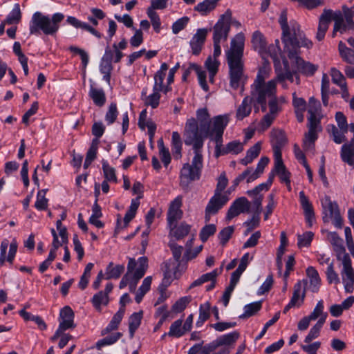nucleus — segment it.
Returning <instances> with one entry per match:
<instances>
[{
	"instance_id": "29",
	"label": "nucleus",
	"mask_w": 354,
	"mask_h": 354,
	"mask_svg": "<svg viewBox=\"0 0 354 354\" xmlns=\"http://www.w3.org/2000/svg\"><path fill=\"white\" fill-rule=\"evenodd\" d=\"M135 265L132 271L131 272V275L132 277L137 280H140L142 279L148 268V259L145 257H141L138 258L137 261L134 259Z\"/></svg>"
},
{
	"instance_id": "11",
	"label": "nucleus",
	"mask_w": 354,
	"mask_h": 354,
	"mask_svg": "<svg viewBox=\"0 0 354 354\" xmlns=\"http://www.w3.org/2000/svg\"><path fill=\"white\" fill-rule=\"evenodd\" d=\"M288 51V56L290 59H294L299 73L306 75L312 76L318 69V66L309 62L304 61L299 56L300 47L285 48Z\"/></svg>"
},
{
	"instance_id": "19",
	"label": "nucleus",
	"mask_w": 354,
	"mask_h": 354,
	"mask_svg": "<svg viewBox=\"0 0 354 354\" xmlns=\"http://www.w3.org/2000/svg\"><path fill=\"white\" fill-rule=\"evenodd\" d=\"M181 205V196H177L171 202L167 212V222L169 228H171L172 226L175 227L177 221L181 218L183 215V212L180 209Z\"/></svg>"
},
{
	"instance_id": "20",
	"label": "nucleus",
	"mask_w": 354,
	"mask_h": 354,
	"mask_svg": "<svg viewBox=\"0 0 354 354\" xmlns=\"http://www.w3.org/2000/svg\"><path fill=\"white\" fill-rule=\"evenodd\" d=\"M308 131L306 133L303 140V148L306 151L314 148L315 142L318 138L317 133L322 130L320 122H308Z\"/></svg>"
},
{
	"instance_id": "3",
	"label": "nucleus",
	"mask_w": 354,
	"mask_h": 354,
	"mask_svg": "<svg viewBox=\"0 0 354 354\" xmlns=\"http://www.w3.org/2000/svg\"><path fill=\"white\" fill-rule=\"evenodd\" d=\"M272 69L268 64H263L258 70L254 82L250 86V96L253 102L259 104L263 111H266L267 100L277 95L276 81L268 80L271 75Z\"/></svg>"
},
{
	"instance_id": "62",
	"label": "nucleus",
	"mask_w": 354,
	"mask_h": 354,
	"mask_svg": "<svg viewBox=\"0 0 354 354\" xmlns=\"http://www.w3.org/2000/svg\"><path fill=\"white\" fill-rule=\"evenodd\" d=\"M327 281L330 284H338L340 283V279L338 274L335 270L333 262L328 263L326 270Z\"/></svg>"
},
{
	"instance_id": "17",
	"label": "nucleus",
	"mask_w": 354,
	"mask_h": 354,
	"mask_svg": "<svg viewBox=\"0 0 354 354\" xmlns=\"http://www.w3.org/2000/svg\"><path fill=\"white\" fill-rule=\"evenodd\" d=\"M230 30V22L227 18L222 16L213 28V41L221 42L227 39Z\"/></svg>"
},
{
	"instance_id": "4",
	"label": "nucleus",
	"mask_w": 354,
	"mask_h": 354,
	"mask_svg": "<svg viewBox=\"0 0 354 354\" xmlns=\"http://www.w3.org/2000/svg\"><path fill=\"white\" fill-rule=\"evenodd\" d=\"M279 23L282 29V41L285 48L305 47L311 48L313 42L306 37L300 26L295 21L288 24L287 12L283 10L279 18Z\"/></svg>"
},
{
	"instance_id": "33",
	"label": "nucleus",
	"mask_w": 354,
	"mask_h": 354,
	"mask_svg": "<svg viewBox=\"0 0 354 354\" xmlns=\"http://www.w3.org/2000/svg\"><path fill=\"white\" fill-rule=\"evenodd\" d=\"M220 0H204L198 3L194 8L202 16H206L212 12L216 7Z\"/></svg>"
},
{
	"instance_id": "25",
	"label": "nucleus",
	"mask_w": 354,
	"mask_h": 354,
	"mask_svg": "<svg viewBox=\"0 0 354 354\" xmlns=\"http://www.w3.org/2000/svg\"><path fill=\"white\" fill-rule=\"evenodd\" d=\"M306 297V290L304 287V282L298 281L294 286V290L292 296L290 300V303L294 307H300L304 301Z\"/></svg>"
},
{
	"instance_id": "30",
	"label": "nucleus",
	"mask_w": 354,
	"mask_h": 354,
	"mask_svg": "<svg viewBox=\"0 0 354 354\" xmlns=\"http://www.w3.org/2000/svg\"><path fill=\"white\" fill-rule=\"evenodd\" d=\"M252 102L253 99H252L251 96H246L243 98L236 111V118L237 120H242L250 115L252 111Z\"/></svg>"
},
{
	"instance_id": "35",
	"label": "nucleus",
	"mask_w": 354,
	"mask_h": 354,
	"mask_svg": "<svg viewBox=\"0 0 354 354\" xmlns=\"http://www.w3.org/2000/svg\"><path fill=\"white\" fill-rule=\"evenodd\" d=\"M124 315V310L123 308H120L118 312L113 316L107 326L102 330V335H104L118 329Z\"/></svg>"
},
{
	"instance_id": "9",
	"label": "nucleus",
	"mask_w": 354,
	"mask_h": 354,
	"mask_svg": "<svg viewBox=\"0 0 354 354\" xmlns=\"http://www.w3.org/2000/svg\"><path fill=\"white\" fill-rule=\"evenodd\" d=\"M229 120L226 118H216L214 124V131L216 135L212 139L216 143L215 156L219 157L228 153L239 154L243 150V145L239 140H233L223 147V135L227 126Z\"/></svg>"
},
{
	"instance_id": "6",
	"label": "nucleus",
	"mask_w": 354,
	"mask_h": 354,
	"mask_svg": "<svg viewBox=\"0 0 354 354\" xmlns=\"http://www.w3.org/2000/svg\"><path fill=\"white\" fill-rule=\"evenodd\" d=\"M64 19V15L60 12H56L50 17L36 12L29 22L30 35L39 36L44 33L46 35H53L58 31L59 23Z\"/></svg>"
},
{
	"instance_id": "15",
	"label": "nucleus",
	"mask_w": 354,
	"mask_h": 354,
	"mask_svg": "<svg viewBox=\"0 0 354 354\" xmlns=\"http://www.w3.org/2000/svg\"><path fill=\"white\" fill-rule=\"evenodd\" d=\"M322 205L326 214L324 219L325 220L326 218H332L333 225L337 228H341L343 221L337 203L331 201L329 197H326Z\"/></svg>"
},
{
	"instance_id": "39",
	"label": "nucleus",
	"mask_w": 354,
	"mask_h": 354,
	"mask_svg": "<svg viewBox=\"0 0 354 354\" xmlns=\"http://www.w3.org/2000/svg\"><path fill=\"white\" fill-rule=\"evenodd\" d=\"M261 149V142H257L247 151L246 156L241 160V163L243 165H247L252 162L259 155Z\"/></svg>"
},
{
	"instance_id": "7",
	"label": "nucleus",
	"mask_w": 354,
	"mask_h": 354,
	"mask_svg": "<svg viewBox=\"0 0 354 354\" xmlns=\"http://www.w3.org/2000/svg\"><path fill=\"white\" fill-rule=\"evenodd\" d=\"M194 156L192 163H185L180 172V185L183 189H187L189 184L201 178L202 169L203 167V158L202 155L201 141L192 145Z\"/></svg>"
},
{
	"instance_id": "37",
	"label": "nucleus",
	"mask_w": 354,
	"mask_h": 354,
	"mask_svg": "<svg viewBox=\"0 0 354 354\" xmlns=\"http://www.w3.org/2000/svg\"><path fill=\"white\" fill-rule=\"evenodd\" d=\"M124 271L123 265H114L113 262H110L105 269V279H118Z\"/></svg>"
},
{
	"instance_id": "47",
	"label": "nucleus",
	"mask_w": 354,
	"mask_h": 354,
	"mask_svg": "<svg viewBox=\"0 0 354 354\" xmlns=\"http://www.w3.org/2000/svg\"><path fill=\"white\" fill-rule=\"evenodd\" d=\"M191 225L185 223H180L178 226L176 224L170 228V234L176 239H180L187 236L190 232Z\"/></svg>"
},
{
	"instance_id": "21",
	"label": "nucleus",
	"mask_w": 354,
	"mask_h": 354,
	"mask_svg": "<svg viewBox=\"0 0 354 354\" xmlns=\"http://www.w3.org/2000/svg\"><path fill=\"white\" fill-rule=\"evenodd\" d=\"M113 288V283H107L104 290H100L93 296L91 299V303L96 310L100 311L102 309V306L108 305L109 303V295L112 292Z\"/></svg>"
},
{
	"instance_id": "27",
	"label": "nucleus",
	"mask_w": 354,
	"mask_h": 354,
	"mask_svg": "<svg viewBox=\"0 0 354 354\" xmlns=\"http://www.w3.org/2000/svg\"><path fill=\"white\" fill-rule=\"evenodd\" d=\"M328 239L333 245V249L336 252L337 259H341L344 255L348 254L346 253L345 248L343 245V240L339 237L337 233L333 232L328 234Z\"/></svg>"
},
{
	"instance_id": "58",
	"label": "nucleus",
	"mask_w": 354,
	"mask_h": 354,
	"mask_svg": "<svg viewBox=\"0 0 354 354\" xmlns=\"http://www.w3.org/2000/svg\"><path fill=\"white\" fill-rule=\"evenodd\" d=\"M239 335V333L237 331L223 335L217 339V345H230L238 339Z\"/></svg>"
},
{
	"instance_id": "14",
	"label": "nucleus",
	"mask_w": 354,
	"mask_h": 354,
	"mask_svg": "<svg viewBox=\"0 0 354 354\" xmlns=\"http://www.w3.org/2000/svg\"><path fill=\"white\" fill-rule=\"evenodd\" d=\"M230 201V197L227 194H219L214 193V195L209 199L205 210V218L209 221L211 216L216 214Z\"/></svg>"
},
{
	"instance_id": "1",
	"label": "nucleus",
	"mask_w": 354,
	"mask_h": 354,
	"mask_svg": "<svg viewBox=\"0 0 354 354\" xmlns=\"http://www.w3.org/2000/svg\"><path fill=\"white\" fill-rule=\"evenodd\" d=\"M196 115V118L187 119L185 126L184 141L188 146L196 144L199 141H201V146H203L205 138H209L212 140L216 135L214 131L216 118H226L229 120L228 115H219L211 119L207 108L198 109Z\"/></svg>"
},
{
	"instance_id": "45",
	"label": "nucleus",
	"mask_w": 354,
	"mask_h": 354,
	"mask_svg": "<svg viewBox=\"0 0 354 354\" xmlns=\"http://www.w3.org/2000/svg\"><path fill=\"white\" fill-rule=\"evenodd\" d=\"M326 322V316L322 319H319L317 323L310 328L308 334L305 337L304 342L306 343H310L313 339L317 338L319 336L320 330Z\"/></svg>"
},
{
	"instance_id": "23",
	"label": "nucleus",
	"mask_w": 354,
	"mask_h": 354,
	"mask_svg": "<svg viewBox=\"0 0 354 354\" xmlns=\"http://www.w3.org/2000/svg\"><path fill=\"white\" fill-rule=\"evenodd\" d=\"M299 203L304 210V214L306 223L309 227H312L315 221V212L312 203L310 202L308 196H306L304 191L299 193Z\"/></svg>"
},
{
	"instance_id": "22",
	"label": "nucleus",
	"mask_w": 354,
	"mask_h": 354,
	"mask_svg": "<svg viewBox=\"0 0 354 354\" xmlns=\"http://www.w3.org/2000/svg\"><path fill=\"white\" fill-rule=\"evenodd\" d=\"M207 33L208 30L207 28H199L193 35L189 41V46L193 55H198L200 54L204 46Z\"/></svg>"
},
{
	"instance_id": "56",
	"label": "nucleus",
	"mask_w": 354,
	"mask_h": 354,
	"mask_svg": "<svg viewBox=\"0 0 354 354\" xmlns=\"http://www.w3.org/2000/svg\"><path fill=\"white\" fill-rule=\"evenodd\" d=\"M227 184H228V179L226 176L225 173L223 172L221 174V175L218 176V178L217 179V183H216V188L214 190V193L219 194H227V196H229L230 194V190H227V191L224 192Z\"/></svg>"
},
{
	"instance_id": "40",
	"label": "nucleus",
	"mask_w": 354,
	"mask_h": 354,
	"mask_svg": "<svg viewBox=\"0 0 354 354\" xmlns=\"http://www.w3.org/2000/svg\"><path fill=\"white\" fill-rule=\"evenodd\" d=\"M330 75L333 82L340 87L344 94H348L346 80L342 73L337 68H332L330 70Z\"/></svg>"
},
{
	"instance_id": "57",
	"label": "nucleus",
	"mask_w": 354,
	"mask_h": 354,
	"mask_svg": "<svg viewBox=\"0 0 354 354\" xmlns=\"http://www.w3.org/2000/svg\"><path fill=\"white\" fill-rule=\"evenodd\" d=\"M93 267L94 264L93 263H88L86 266L78 283V286L81 290H84L87 287L91 275V270Z\"/></svg>"
},
{
	"instance_id": "50",
	"label": "nucleus",
	"mask_w": 354,
	"mask_h": 354,
	"mask_svg": "<svg viewBox=\"0 0 354 354\" xmlns=\"http://www.w3.org/2000/svg\"><path fill=\"white\" fill-rule=\"evenodd\" d=\"M210 317V304L209 302H206L200 306L199 308V316L198 320L196 322L197 327H201Z\"/></svg>"
},
{
	"instance_id": "28",
	"label": "nucleus",
	"mask_w": 354,
	"mask_h": 354,
	"mask_svg": "<svg viewBox=\"0 0 354 354\" xmlns=\"http://www.w3.org/2000/svg\"><path fill=\"white\" fill-rule=\"evenodd\" d=\"M340 156L343 162L354 169V140L342 146Z\"/></svg>"
},
{
	"instance_id": "42",
	"label": "nucleus",
	"mask_w": 354,
	"mask_h": 354,
	"mask_svg": "<svg viewBox=\"0 0 354 354\" xmlns=\"http://www.w3.org/2000/svg\"><path fill=\"white\" fill-rule=\"evenodd\" d=\"M338 50L340 57L344 62L354 64V50L353 49L348 48L343 41H340L338 44Z\"/></svg>"
},
{
	"instance_id": "8",
	"label": "nucleus",
	"mask_w": 354,
	"mask_h": 354,
	"mask_svg": "<svg viewBox=\"0 0 354 354\" xmlns=\"http://www.w3.org/2000/svg\"><path fill=\"white\" fill-rule=\"evenodd\" d=\"M127 47V41L124 38L119 43H114L112 46H106L104 53L100 63V71L103 75V80L110 84L111 75L113 69V62L118 63L124 57L122 50Z\"/></svg>"
},
{
	"instance_id": "2",
	"label": "nucleus",
	"mask_w": 354,
	"mask_h": 354,
	"mask_svg": "<svg viewBox=\"0 0 354 354\" xmlns=\"http://www.w3.org/2000/svg\"><path fill=\"white\" fill-rule=\"evenodd\" d=\"M245 46V35L236 34L231 40L230 48L226 52L227 61L230 68V84L233 89H237L245 83L243 74V55Z\"/></svg>"
},
{
	"instance_id": "16",
	"label": "nucleus",
	"mask_w": 354,
	"mask_h": 354,
	"mask_svg": "<svg viewBox=\"0 0 354 354\" xmlns=\"http://www.w3.org/2000/svg\"><path fill=\"white\" fill-rule=\"evenodd\" d=\"M250 208V203L245 197L238 198L232 203L228 209L225 219L230 221L241 213H248Z\"/></svg>"
},
{
	"instance_id": "54",
	"label": "nucleus",
	"mask_w": 354,
	"mask_h": 354,
	"mask_svg": "<svg viewBox=\"0 0 354 354\" xmlns=\"http://www.w3.org/2000/svg\"><path fill=\"white\" fill-rule=\"evenodd\" d=\"M262 306V302L261 301H255L247 304L244 306V313L240 315V318H246L254 315L258 311H259Z\"/></svg>"
},
{
	"instance_id": "61",
	"label": "nucleus",
	"mask_w": 354,
	"mask_h": 354,
	"mask_svg": "<svg viewBox=\"0 0 354 354\" xmlns=\"http://www.w3.org/2000/svg\"><path fill=\"white\" fill-rule=\"evenodd\" d=\"M118 115L117 104L111 103L105 115V121L108 125H111L116 120Z\"/></svg>"
},
{
	"instance_id": "63",
	"label": "nucleus",
	"mask_w": 354,
	"mask_h": 354,
	"mask_svg": "<svg viewBox=\"0 0 354 354\" xmlns=\"http://www.w3.org/2000/svg\"><path fill=\"white\" fill-rule=\"evenodd\" d=\"M269 108L268 114L277 118V115L281 111L282 107L278 104L277 96H274L267 100Z\"/></svg>"
},
{
	"instance_id": "46",
	"label": "nucleus",
	"mask_w": 354,
	"mask_h": 354,
	"mask_svg": "<svg viewBox=\"0 0 354 354\" xmlns=\"http://www.w3.org/2000/svg\"><path fill=\"white\" fill-rule=\"evenodd\" d=\"M142 318V311L133 313L129 319V331L130 337L134 336L136 330L139 328Z\"/></svg>"
},
{
	"instance_id": "64",
	"label": "nucleus",
	"mask_w": 354,
	"mask_h": 354,
	"mask_svg": "<svg viewBox=\"0 0 354 354\" xmlns=\"http://www.w3.org/2000/svg\"><path fill=\"white\" fill-rule=\"evenodd\" d=\"M314 234L312 232H306L302 234H297V245L299 248L308 247L313 241Z\"/></svg>"
},
{
	"instance_id": "51",
	"label": "nucleus",
	"mask_w": 354,
	"mask_h": 354,
	"mask_svg": "<svg viewBox=\"0 0 354 354\" xmlns=\"http://www.w3.org/2000/svg\"><path fill=\"white\" fill-rule=\"evenodd\" d=\"M158 147L160 160L164 166L167 167L171 162V158L169 149L165 146L162 138L158 140Z\"/></svg>"
},
{
	"instance_id": "48",
	"label": "nucleus",
	"mask_w": 354,
	"mask_h": 354,
	"mask_svg": "<svg viewBox=\"0 0 354 354\" xmlns=\"http://www.w3.org/2000/svg\"><path fill=\"white\" fill-rule=\"evenodd\" d=\"M160 90H155L153 88V92L148 96H145L143 98V102L145 106H150L152 109H156L160 104Z\"/></svg>"
},
{
	"instance_id": "60",
	"label": "nucleus",
	"mask_w": 354,
	"mask_h": 354,
	"mask_svg": "<svg viewBox=\"0 0 354 354\" xmlns=\"http://www.w3.org/2000/svg\"><path fill=\"white\" fill-rule=\"evenodd\" d=\"M147 14L150 19L154 31L159 33L161 30V21L159 15L155 10H153L152 8H147Z\"/></svg>"
},
{
	"instance_id": "5",
	"label": "nucleus",
	"mask_w": 354,
	"mask_h": 354,
	"mask_svg": "<svg viewBox=\"0 0 354 354\" xmlns=\"http://www.w3.org/2000/svg\"><path fill=\"white\" fill-rule=\"evenodd\" d=\"M331 20L335 22V32H338L340 34L348 32L354 35V22L344 19L342 12L340 10L333 12L330 9H324L319 20L316 35L318 41L324 39Z\"/></svg>"
},
{
	"instance_id": "55",
	"label": "nucleus",
	"mask_w": 354,
	"mask_h": 354,
	"mask_svg": "<svg viewBox=\"0 0 354 354\" xmlns=\"http://www.w3.org/2000/svg\"><path fill=\"white\" fill-rule=\"evenodd\" d=\"M21 18V12L19 3H15L11 12L8 14L6 19L7 24H18Z\"/></svg>"
},
{
	"instance_id": "38",
	"label": "nucleus",
	"mask_w": 354,
	"mask_h": 354,
	"mask_svg": "<svg viewBox=\"0 0 354 354\" xmlns=\"http://www.w3.org/2000/svg\"><path fill=\"white\" fill-rule=\"evenodd\" d=\"M183 142L180 135L177 131H174L171 135V150L175 159L182 157Z\"/></svg>"
},
{
	"instance_id": "53",
	"label": "nucleus",
	"mask_w": 354,
	"mask_h": 354,
	"mask_svg": "<svg viewBox=\"0 0 354 354\" xmlns=\"http://www.w3.org/2000/svg\"><path fill=\"white\" fill-rule=\"evenodd\" d=\"M122 336V334L120 332L113 333L111 335L98 340L96 342V348L97 349L100 350L104 346L112 345L118 342Z\"/></svg>"
},
{
	"instance_id": "52",
	"label": "nucleus",
	"mask_w": 354,
	"mask_h": 354,
	"mask_svg": "<svg viewBox=\"0 0 354 354\" xmlns=\"http://www.w3.org/2000/svg\"><path fill=\"white\" fill-rule=\"evenodd\" d=\"M185 333L186 331L183 326V320L180 319L176 320L174 323L171 324L168 332V335L169 337L179 338L182 337Z\"/></svg>"
},
{
	"instance_id": "44",
	"label": "nucleus",
	"mask_w": 354,
	"mask_h": 354,
	"mask_svg": "<svg viewBox=\"0 0 354 354\" xmlns=\"http://www.w3.org/2000/svg\"><path fill=\"white\" fill-rule=\"evenodd\" d=\"M328 131L333 140L337 144H341L346 140L345 134L347 131H344V129H338L335 125L331 124L328 125Z\"/></svg>"
},
{
	"instance_id": "36",
	"label": "nucleus",
	"mask_w": 354,
	"mask_h": 354,
	"mask_svg": "<svg viewBox=\"0 0 354 354\" xmlns=\"http://www.w3.org/2000/svg\"><path fill=\"white\" fill-rule=\"evenodd\" d=\"M169 69L167 63L164 62L160 65V69L154 75V84L153 88L155 90L162 91L164 89L163 82L166 75V72Z\"/></svg>"
},
{
	"instance_id": "32",
	"label": "nucleus",
	"mask_w": 354,
	"mask_h": 354,
	"mask_svg": "<svg viewBox=\"0 0 354 354\" xmlns=\"http://www.w3.org/2000/svg\"><path fill=\"white\" fill-rule=\"evenodd\" d=\"M306 274L310 281L309 289L313 292H318L321 285V279L317 270L314 267L309 266L306 269Z\"/></svg>"
},
{
	"instance_id": "59",
	"label": "nucleus",
	"mask_w": 354,
	"mask_h": 354,
	"mask_svg": "<svg viewBox=\"0 0 354 354\" xmlns=\"http://www.w3.org/2000/svg\"><path fill=\"white\" fill-rule=\"evenodd\" d=\"M102 170L105 180L112 183L117 182V177L115 175V170L113 167H111L106 160L102 161Z\"/></svg>"
},
{
	"instance_id": "10",
	"label": "nucleus",
	"mask_w": 354,
	"mask_h": 354,
	"mask_svg": "<svg viewBox=\"0 0 354 354\" xmlns=\"http://www.w3.org/2000/svg\"><path fill=\"white\" fill-rule=\"evenodd\" d=\"M251 42L253 48L258 51L263 58L268 55L274 61L278 59V54L280 53L279 47H274L272 45L268 46L266 37L259 30L253 32Z\"/></svg>"
},
{
	"instance_id": "13",
	"label": "nucleus",
	"mask_w": 354,
	"mask_h": 354,
	"mask_svg": "<svg viewBox=\"0 0 354 354\" xmlns=\"http://www.w3.org/2000/svg\"><path fill=\"white\" fill-rule=\"evenodd\" d=\"M342 261V269L341 277L346 292H352L354 290V270L352 267V262L349 254L344 255Z\"/></svg>"
},
{
	"instance_id": "34",
	"label": "nucleus",
	"mask_w": 354,
	"mask_h": 354,
	"mask_svg": "<svg viewBox=\"0 0 354 354\" xmlns=\"http://www.w3.org/2000/svg\"><path fill=\"white\" fill-rule=\"evenodd\" d=\"M88 95L92 99L93 103L97 106L102 107L106 103L105 92L101 88H95L91 86Z\"/></svg>"
},
{
	"instance_id": "41",
	"label": "nucleus",
	"mask_w": 354,
	"mask_h": 354,
	"mask_svg": "<svg viewBox=\"0 0 354 354\" xmlns=\"http://www.w3.org/2000/svg\"><path fill=\"white\" fill-rule=\"evenodd\" d=\"M270 173H273L274 176L277 174L281 182L285 183L287 185L288 189L290 190V174L286 169L284 164L281 165V166H274L273 170Z\"/></svg>"
},
{
	"instance_id": "18",
	"label": "nucleus",
	"mask_w": 354,
	"mask_h": 354,
	"mask_svg": "<svg viewBox=\"0 0 354 354\" xmlns=\"http://www.w3.org/2000/svg\"><path fill=\"white\" fill-rule=\"evenodd\" d=\"M192 71H194L196 73L198 84L201 88L205 92L209 91V88L206 80V72L203 71L199 65L195 63H189V66L185 69L182 76L183 80L186 81Z\"/></svg>"
},
{
	"instance_id": "12",
	"label": "nucleus",
	"mask_w": 354,
	"mask_h": 354,
	"mask_svg": "<svg viewBox=\"0 0 354 354\" xmlns=\"http://www.w3.org/2000/svg\"><path fill=\"white\" fill-rule=\"evenodd\" d=\"M74 313L69 306H65L60 310L59 326L55 334L50 338L52 342H55L59 339L63 332L75 327V324H74Z\"/></svg>"
},
{
	"instance_id": "31",
	"label": "nucleus",
	"mask_w": 354,
	"mask_h": 354,
	"mask_svg": "<svg viewBox=\"0 0 354 354\" xmlns=\"http://www.w3.org/2000/svg\"><path fill=\"white\" fill-rule=\"evenodd\" d=\"M66 22L75 28H81L88 31L97 38H101L102 36V34L96 30L93 27L85 22L80 21L75 17L68 16L66 19Z\"/></svg>"
},
{
	"instance_id": "26",
	"label": "nucleus",
	"mask_w": 354,
	"mask_h": 354,
	"mask_svg": "<svg viewBox=\"0 0 354 354\" xmlns=\"http://www.w3.org/2000/svg\"><path fill=\"white\" fill-rule=\"evenodd\" d=\"M308 113L309 122H320L319 117L321 115V104L319 100L314 97H310L308 100Z\"/></svg>"
},
{
	"instance_id": "49",
	"label": "nucleus",
	"mask_w": 354,
	"mask_h": 354,
	"mask_svg": "<svg viewBox=\"0 0 354 354\" xmlns=\"http://www.w3.org/2000/svg\"><path fill=\"white\" fill-rule=\"evenodd\" d=\"M19 314L26 321H32L37 324L39 329L44 330H46L47 326L43 319L37 315H32L31 313L26 311L24 309L21 310L19 312Z\"/></svg>"
},
{
	"instance_id": "24",
	"label": "nucleus",
	"mask_w": 354,
	"mask_h": 354,
	"mask_svg": "<svg viewBox=\"0 0 354 354\" xmlns=\"http://www.w3.org/2000/svg\"><path fill=\"white\" fill-rule=\"evenodd\" d=\"M141 197V196H139L131 200V205L124 217V225L123 226L121 225L120 218H118L117 220L116 230H118L120 228L126 227L129 223L135 217L140 205V199Z\"/></svg>"
},
{
	"instance_id": "43",
	"label": "nucleus",
	"mask_w": 354,
	"mask_h": 354,
	"mask_svg": "<svg viewBox=\"0 0 354 354\" xmlns=\"http://www.w3.org/2000/svg\"><path fill=\"white\" fill-rule=\"evenodd\" d=\"M219 64L217 59L211 57L205 61V66L209 73V82L212 84L214 83V77L218 72Z\"/></svg>"
}]
</instances>
